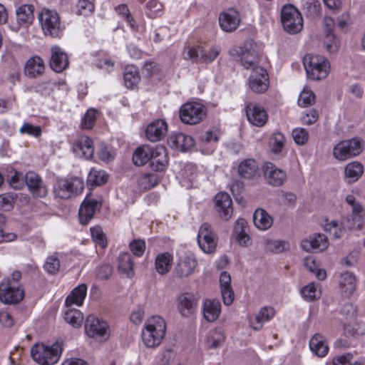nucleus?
<instances>
[{
  "mask_svg": "<svg viewBox=\"0 0 365 365\" xmlns=\"http://www.w3.org/2000/svg\"><path fill=\"white\" fill-rule=\"evenodd\" d=\"M166 325L160 316H153L147 319L142 331V339L147 347L153 348L160 345L165 336Z\"/></svg>",
  "mask_w": 365,
  "mask_h": 365,
  "instance_id": "1",
  "label": "nucleus"
},
{
  "mask_svg": "<svg viewBox=\"0 0 365 365\" xmlns=\"http://www.w3.org/2000/svg\"><path fill=\"white\" fill-rule=\"evenodd\" d=\"M62 353L61 344L56 341L51 345L43 343L36 344L31 349L33 359L40 365L56 364Z\"/></svg>",
  "mask_w": 365,
  "mask_h": 365,
  "instance_id": "2",
  "label": "nucleus"
},
{
  "mask_svg": "<svg viewBox=\"0 0 365 365\" xmlns=\"http://www.w3.org/2000/svg\"><path fill=\"white\" fill-rule=\"evenodd\" d=\"M304 68L309 78L320 81L326 78L330 72L329 61L324 56L307 54L303 59Z\"/></svg>",
  "mask_w": 365,
  "mask_h": 365,
  "instance_id": "3",
  "label": "nucleus"
},
{
  "mask_svg": "<svg viewBox=\"0 0 365 365\" xmlns=\"http://www.w3.org/2000/svg\"><path fill=\"white\" fill-rule=\"evenodd\" d=\"M83 188L84 182L79 178H61L54 184L53 193L56 197L67 200L81 193Z\"/></svg>",
  "mask_w": 365,
  "mask_h": 365,
  "instance_id": "4",
  "label": "nucleus"
},
{
  "mask_svg": "<svg viewBox=\"0 0 365 365\" xmlns=\"http://www.w3.org/2000/svg\"><path fill=\"white\" fill-rule=\"evenodd\" d=\"M38 21L45 35L53 38L62 35L63 28L56 11L48 9H42L38 14Z\"/></svg>",
  "mask_w": 365,
  "mask_h": 365,
  "instance_id": "5",
  "label": "nucleus"
},
{
  "mask_svg": "<svg viewBox=\"0 0 365 365\" xmlns=\"http://www.w3.org/2000/svg\"><path fill=\"white\" fill-rule=\"evenodd\" d=\"M281 21L283 28L289 34H297L302 29L303 19L302 14L297 8L291 4L282 7Z\"/></svg>",
  "mask_w": 365,
  "mask_h": 365,
  "instance_id": "6",
  "label": "nucleus"
},
{
  "mask_svg": "<svg viewBox=\"0 0 365 365\" xmlns=\"http://www.w3.org/2000/svg\"><path fill=\"white\" fill-rule=\"evenodd\" d=\"M207 110L205 107L197 102H187L182 105L179 115L181 121L187 125H195L205 118Z\"/></svg>",
  "mask_w": 365,
  "mask_h": 365,
  "instance_id": "7",
  "label": "nucleus"
},
{
  "mask_svg": "<svg viewBox=\"0 0 365 365\" xmlns=\"http://www.w3.org/2000/svg\"><path fill=\"white\" fill-rule=\"evenodd\" d=\"M363 148V143L359 139L352 138L337 143L333 149V155L339 160H345L359 155Z\"/></svg>",
  "mask_w": 365,
  "mask_h": 365,
  "instance_id": "8",
  "label": "nucleus"
},
{
  "mask_svg": "<svg viewBox=\"0 0 365 365\" xmlns=\"http://www.w3.org/2000/svg\"><path fill=\"white\" fill-rule=\"evenodd\" d=\"M86 334L100 341H105L110 336V328L108 323L93 315L87 317L85 323Z\"/></svg>",
  "mask_w": 365,
  "mask_h": 365,
  "instance_id": "9",
  "label": "nucleus"
},
{
  "mask_svg": "<svg viewBox=\"0 0 365 365\" xmlns=\"http://www.w3.org/2000/svg\"><path fill=\"white\" fill-rule=\"evenodd\" d=\"M346 202L351 206V215L346 219L344 226L350 230H361L365 220V210L353 194L346 196Z\"/></svg>",
  "mask_w": 365,
  "mask_h": 365,
  "instance_id": "10",
  "label": "nucleus"
},
{
  "mask_svg": "<svg viewBox=\"0 0 365 365\" xmlns=\"http://www.w3.org/2000/svg\"><path fill=\"white\" fill-rule=\"evenodd\" d=\"M197 242L205 253L210 254L215 251L217 237L208 223H203L200 226L197 235Z\"/></svg>",
  "mask_w": 365,
  "mask_h": 365,
  "instance_id": "11",
  "label": "nucleus"
},
{
  "mask_svg": "<svg viewBox=\"0 0 365 365\" xmlns=\"http://www.w3.org/2000/svg\"><path fill=\"white\" fill-rule=\"evenodd\" d=\"M237 52L240 56L241 64L245 69H250L252 72L257 68H262L259 65V57L255 45L251 43H246L242 47H240Z\"/></svg>",
  "mask_w": 365,
  "mask_h": 365,
  "instance_id": "12",
  "label": "nucleus"
},
{
  "mask_svg": "<svg viewBox=\"0 0 365 365\" xmlns=\"http://www.w3.org/2000/svg\"><path fill=\"white\" fill-rule=\"evenodd\" d=\"M198 266L197 260L192 252H186L179 257L175 267V272L178 277H188L195 272Z\"/></svg>",
  "mask_w": 365,
  "mask_h": 365,
  "instance_id": "13",
  "label": "nucleus"
},
{
  "mask_svg": "<svg viewBox=\"0 0 365 365\" xmlns=\"http://www.w3.org/2000/svg\"><path fill=\"white\" fill-rule=\"evenodd\" d=\"M24 296V290L15 283L2 282L0 284V300L5 304L18 303Z\"/></svg>",
  "mask_w": 365,
  "mask_h": 365,
  "instance_id": "14",
  "label": "nucleus"
},
{
  "mask_svg": "<svg viewBox=\"0 0 365 365\" xmlns=\"http://www.w3.org/2000/svg\"><path fill=\"white\" fill-rule=\"evenodd\" d=\"M249 87L258 93H264L269 88V78L267 71L262 68H257L249 77Z\"/></svg>",
  "mask_w": 365,
  "mask_h": 365,
  "instance_id": "15",
  "label": "nucleus"
},
{
  "mask_svg": "<svg viewBox=\"0 0 365 365\" xmlns=\"http://www.w3.org/2000/svg\"><path fill=\"white\" fill-rule=\"evenodd\" d=\"M216 211L221 219L228 220L233 212L232 200L230 196L224 192L217 193L215 197Z\"/></svg>",
  "mask_w": 365,
  "mask_h": 365,
  "instance_id": "16",
  "label": "nucleus"
},
{
  "mask_svg": "<svg viewBox=\"0 0 365 365\" xmlns=\"http://www.w3.org/2000/svg\"><path fill=\"white\" fill-rule=\"evenodd\" d=\"M262 170L267 182L272 186H281L287 180L286 173L270 162L264 164Z\"/></svg>",
  "mask_w": 365,
  "mask_h": 365,
  "instance_id": "17",
  "label": "nucleus"
},
{
  "mask_svg": "<svg viewBox=\"0 0 365 365\" xmlns=\"http://www.w3.org/2000/svg\"><path fill=\"white\" fill-rule=\"evenodd\" d=\"M329 240L323 234H315L301 242V247L306 252H319L327 250L329 247Z\"/></svg>",
  "mask_w": 365,
  "mask_h": 365,
  "instance_id": "18",
  "label": "nucleus"
},
{
  "mask_svg": "<svg viewBox=\"0 0 365 365\" xmlns=\"http://www.w3.org/2000/svg\"><path fill=\"white\" fill-rule=\"evenodd\" d=\"M248 121L253 125L262 127L267 120V113L263 107L255 103H249L245 108Z\"/></svg>",
  "mask_w": 365,
  "mask_h": 365,
  "instance_id": "19",
  "label": "nucleus"
},
{
  "mask_svg": "<svg viewBox=\"0 0 365 365\" xmlns=\"http://www.w3.org/2000/svg\"><path fill=\"white\" fill-rule=\"evenodd\" d=\"M240 23V14L235 9H228L222 12L219 16L220 26L225 32L235 31L238 28Z\"/></svg>",
  "mask_w": 365,
  "mask_h": 365,
  "instance_id": "20",
  "label": "nucleus"
},
{
  "mask_svg": "<svg viewBox=\"0 0 365 365\" xmlns=\"http://www.w3.org/2000/svg\"><path fill=\"white\" fill-rule=\"evenodd\" d=\"M25 183L34 197H43L48 193V189L42 180L34 172H28L25 175Z\"/></svg>",
  "mask_w": 365,
  "mask_h": 365,
  "instance_id": "21",
  "label": "nucleus"
},
{
  "mask_svg": "<svg viewBox=\"0 0 365 365\" xmlns=\"http://www.w3.org/2000/svg\"><path fill=\"white\" fill-rule=\"evenodd\" d=\"M73 151L79 158H91L94 153L93 140L86 135L78 137L73 143Z\"/></svg>",
  "mask_w": 365,
  "mask_h": 365,
  "instance_id": "22",
  "label": "nucleus"
},
{
  "mask_svg": "<svg viewBox=\"0 0 365 365\" xmlns=\"http://www.w3.org/2000/svg\"><path fill=\"white\" fill-rule=\"evenodd\" d=\"M247 222L245 220L240 218L235 222L232 240L236 242L240 246L247 247L252 244V239L247 233Z\"/></svg>",
  "mask_w": 365,
  "mask_h": 365,
  "instance_id": "23",
  "label": "nucleus"
},
{
  "mask_svg": "<svg viewBox=\"0 0 365 365\" xmlns=\"http://www.w3.org/2000/svg\"><path fill=\"white\" fill-rule=\"evenodd\" d=\"M167 132V123L164 120L158 119L148 124L145 130V135L149 141L155 143L161 140Z\"/></svg>",
  "mask_w": 365,
  "mask_h": 365,
  "instance_id": "24",
  "label": "nucleus"
},
{
  "mask_svg": "<svg viewBox=\"0 0 365 365\" xmlns=\"http://www.w3.org/2000/svg\"><path fill=\"white\" fill-rule=\"evenodd\" d=\"M168 143L171 148L185 152L195 145V140L190 135L182 133H172L168 137Z\"/></svg>",
  "mask_w": 365,
  "mask_h": 365,
  "instance_id": "25",
  "label": "nucleus"
},
{
  "mask_svg": "<svg viewBox=\"0 0 365 365\" xmlns=\"http://www.w3.org/2000/svg\"><path fill=\"white\" fill-rule=\"evenodd\" d=\"M221 133L218 128H212L207 130L201 137L200 147L205 154H211L215 150L220 139Z\"/></svg>",
  "mask_w": 365,
  "mask_h": 365,
  "instance_id": "26",
  "label": "nucleus"
},
{
  "mask_svg": "<svg viewBox=\"0 0 365 365\" xmlns=\"http://www.w3.org/2000/svg\"><path fill=\"white\" fill-rule=\"evenodd\" d=\"M98 207L99 205L96 200L86 197L79 208L78 217L80 223L82 225L88 224L93 218Z\"/></svg>",
  "mask_w": 365,
  "mask_h": 365,
  "instance_id": "27",
  "label": "nucleus"
},
{
  "mask_svg": "<svg viewBox=\"0 0 365 365\" xmlns=\"http://www.w3.org/2000/svg\"><path fill=\"white\" fill-rule=\"evenodd\" d=\"M68 65L66 53L58 46L51 48V68L56 72L60 73L65 70Z\"/></svg>",
  "mask_w": 365,
  "mask_h": 365,
  "instance_id": "28",
  "label": "nucleus"
},
{
  "mask_svg": "<svg viewBox=\"0 0 365 365\" xmlns=\"http://www.w3.org/2000/svg\"><path fill=\"white\" fill-rule=\"evenodd\" d=\"M197 300L194 294L184 293L178 297V309L181 315L188 317L194 312Z\"/></svg>",
  "mask_w": 365,
  "mask_h": 365,
  "instance_id": "29",
  "label": "nucleus"
},
{
  "mask_svg": "<svg viewBox=\"0 0 365 365\" xmlns=\"http://www.w3.org/2000/svg\"><path fill=\"white\" fill-rule=\"evenodd\" d=\"M45 70V63L39 56H32L27 60L24 66V73L29 78H36L41 75Z\"/></svg>",
  "mask_w": 365,
  "mask_h": 365,
  "instance_id": "30",
  "label": "nucleus"
},
{
  "mask_svg": "<svg viewBox=\"0 0 365 365\" xmlns=\"http://www.w3.org/2000/svg\"><path fill=\"white\" fill-rule=\"evenodd\" d=\"M150 160L151 168L153 170L156 171L163 170L168 163L165 148L160 145L153 147L152 158H150Z\"/></svg>",
  "mask_w": 365,
  "mask_h": 365,
  "instance_id": "31",
  "label": "nucleus"
},
{
  "mask_svg": "<svg viewBox=\"0 0 365 365\" xmlns=\"http://www.w3.org/2000/svg\"><path fill=\"white\" fill-rule=\"evenodd\" d=\"M87 286L81 284L74 288L71 294L66 297L65 304L66 307H71L73 305L81 306L86 297Z\"/></svg>",
  "mask_w": 365,
  "mask_h": 365,
  "instance_id": "32",
  "label": "nucleus"
},
{
  "mask_svg": "<svg viewBox=\"0 0 365 365\" xmlns=\"http://www.w3.org/2000/svg\"><path fill=\"white\" fill-rule=\"evenodd\" d=\"M339 287L346 297L351 296L356 290V278L354 275L345 272L341 274L339 279Z\"/></svg>",
  "mask_w": 365,
  "mask_h": 365,
  "instance_id": "33",
  "label": "nucleus"
},
{
  "mask_svg": "<svg viewBox=\"0 0 365 365\" xmlns=\"http://www.w3.org/2000/svg\"><path fill=\"white\" fill-rule=\"evenodd\" d=\"M221 312V305L218 300L206 299L203 304V315L210 322L216 321Z\"/></svg>",
  "mask_w": 365,
  "mask_h": 365,
  "instance_id": "34",
  "label": "nucleus"
},
{
  "mask_svg": "<svg viewBox=\"0 0 365 365\" xmlns=\"http://www.w3.org/2000/svg\"><path fill=\"white\" fill-rule=\"evenodd\" d=\"M309 348L312 353L319 357L325 356L329 351V346L324 336L317 334L309 341Z\"/></svg>",
  "mask_w": 365,
  "mask_h": 365,
  "instance_id": "35",
  "label": "nucleus"
},
{
  "mask_svg": "<svg viewBox=\"0 0 365 365\" xmlns=\"http://www.w3.org/2000/svg\"><path fill=\"white\" fill-rule=\"evenodd\" d=\"M253 222L257 229L267 230L272 225L273 219L266 210L259 208L254 212Z\"/></svg>",
  "mask_w": 365,
  "mask_h": 365,
  "instance_id": "36",
  "label": "nucleus"
},
{
  "mask_svg": "<svg viewBox=\"0 0 365 365\" xmlns=\"http://www.w3.org/2000/svg\"><path fill=\"white\" fill-rule=\"evenodd\" d=\"M16 14L20 26L27 27L34 19V7L31 5L24 4L19 6L16 11Z\"/></svg>",
  "mask_w": 365,
  "mask_h": 365,
  "instance_id": "37",
  "label": "nucleus"
},
{
  "mask_svg": "<svg viewBox=\"0 0 365 365\" xmlns=\"http://www.w3.org/2000/svg\"><path fill=\"white\" fill-rule=\"evenodd\" d=\"M275 314V310L271 307H262L257 314L255 316V319L250 322L252 328L255 330L260 329L263 324L271 320Z\"/></svg>",
  "mask_w": 365,
  "mask_h": 365,
  "instance_id": "38",
  "label": "nucleus"
},
{
  "mask_svg": "<svg viewBox=\"0 0 365 365\" xmlns=\"http://www.w3.org/2000/svg\"><path fill=\"white\" fill-rule=\"evenodd\" d=\"M259 171V165L253 159L243 160L238 167L239 175L245 179L254 178Z\"/></svg>",
  "mask_w": 365,
  "mask_h": 365,
  "instance_id": "39",
  "label": "nucleus"
},
{
  "mask_svg": "<svg viewBox=\"0 0 365 365\" xmlns=\"http://www.w3.org/2000/svg\"><path fill=\"white\" fill-rule=\"evenodd\" d=\"M153 148V147L148 145L137 148L133 155V163L138 166L147 163L152 158Z\"/></svg>",
  "mask_w": 365,
  "mask_h": 365,
  "instance_id": "40",
  "label": "nucleus"
},
{
  "mask_svg": "<svg viewBox=\"0 0 365 365\" xmlns=\"http://www.w3.org/2000/svg\"><path fill=\"white\" fill-rule=\"evenodd\" d=\"M364 173V166L358 161L349 163L344 168V177L349 182L357 181Z\"/></svg>",
  "mask_w": 365,
  "mask_h": 365,
  "instance_id": "41",
  "label": "nucleus"
},
{
  "mask_svg": "<svg viewBox=\"0 0 365 365\" xmlns=\"http://www.w3.org/2000/svg\"><path fill=\"white\" fill-rule=\"evenodd\" d=\"M124 84L128 88L133 89L140 80L138 68L133 65L125 67L123 74Z\"/></svg>",
  "mask_w": 365,
  "mask_h": 365,
  "instance_id": "42",
  "label": "nucleus"
},
{
  "mask_svg": "<svg viewBox=\"0 0 365 365\" xmlns=\"http://www.w3.org/2000/svg\"><path fill=\"white\" fill-rule=\"evenodd\" d=\"M118 268L128 277H133V261L130 254L125 252L119 255Z\"/></svg>",
  "mask_w": 365,
  "mask_h": 365,
  "instance_id": "43",
  "label": "nucleus"
},
{
  "mask_svg": "<svg viewBox=\"0 0 365 365\" xmlns=\"http://www.w3.org/2000/svg\"><path fill=\"white\" fill-rule=\"evenodd\" d=\"M262 243L265 249L272 252L281 253L289 249V243L284 240L264 238Z\"/></svg>",
  "mask_w": 365,
  "mask_h": 365,
  "instance_id": "44",
  "label": "nucleus"
},
{
  "mask_svg": "<svg viewBox=\"0 0 365 365\" xmlns=\"http://www.w3.org/2000/svg\"><path fill=\"white\" fill-rule=\"evenodd\" d=\"M173 257L168 252H164L157 256L155 259V269L160 274L169 272Z\"/></svg>",
  "mask_w": 365,
  "mask_h": 365,
  "instance_id": "45",
  "label": "nucleus"
},
{
  "mask_svg": "<svg viewBox=\"0 0 365 365\" xmlns=\"http://www.w3.org/2000/svg\"><path fill=\"white\" fill-rule=\"evenodd\" d=\"M65 321L74 327H80L83 321V314L76 309L66 307L64 313Z\"/></svg>",
  "mask_w": 365,
  "mask_h": 365,
  "instance_id": "46",
  "label": "nucleus"
},
{
  "mask_svg": "<svg viewBox=\"0 0 365 365\" xmlns=\"http://www.w3.org/2000/svg\"><path fill=\"white\" fill-rule=\"evenodd\" d=\"M225 339V335L222 328H215L210 331L207 337V345L210 348L215 349L221 346Z\"/></svg>",
  "mask_w": 365,
  "mask_h": 365,
  "instance_id": "47",
  "label": "nucleus"
},
{
  "mask_svg": "<svg viewBox=\"0 0 365 365\" xmlns=\"http://www.w3.org/2000/svg\"><path fill=\"white\" fill-rule=\"evenodd\" d=\"M87 180L91 185H101L107 182L108 175L104 170L92 168L88 173Z\"/></svg>",
  "mask_w": 365,
  "mask_h": 365,
  "instance_id": "48",
  "label": "nucleus"
},
{
  "mask_svg": "<svg viewBox=\"0 0 365 365\" xmlns=\"http://www.w3.org/2000/svg\"><path fill=\"white\" fill-rule=\"evenodd\" d=\"M323 46L329 53H335L340 48V41L334 33H327L323 38Z\"/></svg>",
  "mask_w": 365,
  "mask_h": 365,
  "instance_id": "49",
  "label": "nucleus"
},
{
  "mask_svg": "<svg viewBox=\"0 0 365 365\" xmlns=\"http://www.w3.org/2000/svg\"><path fill=\"white\" fill-rule=\"evenodd\" d=\"M285 138L282 133L279 132L274 133L269 141L272 151L275 154L280 153L285 145Z\"/></svg>",
  "mask_w": 365,
  "mask_h": 365,
  "instance_id": "50",
  "label": "nucleus"
},
{
  "mask_svg": "<svg viewBox=\"0 0 365 365\" xmlns=\"http://www.w3.org/2000/svg\"><path fill=\"white\" fill-rule=\"evenodd\" d=\"M300 292L302 297L307 301H314L320 297V292L314 282L302 287Z\"/></svg>",
  "mask_w": 365,
  "mask_h": 365,
  "instance_id": "51",
  "label": "nucleus"
},
{
  "mask_svg": "<svg viewBox=\"0 0 365 365\" xmlns=\"http://www.w3.org/2000/svg\"><path fill=\"white\" fill-rule=\"evenodd\" d=\"M91 235L95 243L101 248H105L107 246L106 235L100 226L91 227Z\"/></svg>",
  "mask_w": 365,
  "mask_h": 365,
  "instance_id": "52",
  "label": "nucleus"
},
{
  "mask_svg": "<svg viewBox=\"0 0 365 365\" xmlns=\"http://www.w3.org/2000/svg\"><path fill=\"white\" fill-rule=\"evenodd\" d=\"M302 8L307 15L315 16L321 11V4L318 0H305L302 3Z\"/></svg>",
  "mask_w": 365,
  "mask_h": 365,
  "instance_id": "53",
  "label": "nucleus"
},
{
  "mask_svg": "<svg viewBox=\"0 0 365 365\" xmlns=\"http://www.w3.org/2000/svg\"><path fill=\"white\" fill-rule=\"evenodd\" d=\"M315 101L314 93L309 89L304 88L300 93L298 98V105L301 107L311 106Z\"/></svg>",
  "mask_w": 365,
  "mask_h": 365,
  "instance_id": "54",
  "label": "nucleus"
},
{
  "mask_svg": "<svg viewBox=\"0 0 365 365\" xmlns=\"http://www.w3.org/2000/svg\"><path fill=\"white\" fill-rule=\"evenodd\" d=\"M60 260L56 255L48 257L43 264L44 269L50 273L55 274L60 269Z\"/></svg>",
  "mask_w": 365,
  "mask_h": 365,
  "instance_id": "55",
  "label": "nucleus"
},
{
  "mask_svg": "<svg viewBox=\"0 0 365 365\" xmlns=\"http://www.w3.org/2000/svg\"><path fill=\"white\" fill-rule=\"evenodd\" d=\"M19 133L22 135L26 134L34 138H38L41 135L42 130L40 126L34 125L29 123L25 122L19 128Z\"/></svg>",
  "mask_w": 365,
  "mask_h": 365,
  "instance_id": "56",
  "label": "nucleus"
},
{
  "mask_svg": "<svg viewBox=\"0 0 365 365\" xmlns=\"http://www.w3.org/2000/svg\"><path fill=\"white\" fill-rule=\"evenodd\" d=\"M324 230L329 232L334 239H339L344 235V230L341 228L339 223L335 220L326 223Z\"/></svg>",
  "mask_w": 365,
  "mask_h": 365,
  "instance_id": "57",
  "label": "nucleus"
},
{
  "mask_svg": "<svg viewBox=\"0 0 365 365\" xmlns=\"http://www.w3.org/2000/svg\"><path fill=\"white\" fill-rule=\"evenodd\" d=\"M11 173H13V175L9 180L10 186L15 190L21 189L24 186L25 175L14 170H12Z\"/></svg>",
  "mask_w": 365,
  "mask_h": 365,
  "instance_id": "58",
  "label": "nucleus"
},
{
  "mask_svg": "<svg viewBox=\"0 0 365 365\" xmlns=\"http://www.w3.org/2000/svg\"><path fill=\"white\" fill-rule=\"evenodd\" d=\"M96 113L95 109H88L81 121V127L83 129H91L93 127L96 120Z\"/></svg>",
  "mask_w": 365,
  "mask_h": 365,
  "instance_id": "59",
  "label": "nucleus"
},
{
  "mask_svg": "<svg viewBox=\"0 0 365 365\" xmlns=\"http://www.w3.org/2000/svg\"><path fill=\"white\" fill-rule=\"evenodd\" d=\"M292 135L294 142L299 145H304L309 139V133L304 128H294Z\"/></svg>",
  "mask_w": 365,
  "mask_h": 365,
  "instance_id": "60",
  "label": "nucleus"
},
{
  "mask_svg": "<svg viewBox=\"0 0 365 365\" xmlns=\"http://www.w3.org/2000/svg\"><path fill=\"white\" fill-rule=\"evenodd\" d=\"M220 48L214 46L210 48L208 51L202 50L201 57V63H209L212 62L220 54Z\"/></svg>",
  "mask_w": 365,
  "mask_h": 365,
  "instance_id": "61",
  "label": "nucleus"
},
{
  "mask_svg": "<svg viewBox=\"0 0 365 365\" xmlns=\"http://www.w3.org/2000/svg\"><path fill=\"white\" fill-rule=\"evenodd\" d=\"M94 11L93 4L88 0H79L77 4V13L81 15L88 16Z\"/></svg>",
  "mask_w": 365,
  "mask_h": 365,
  "instance_id": "62",
  "label": "nucleus"
},
{
  "mask_svg": "<svg viewBox=\"0 0 365 365\" xmlns=\"http://www.w3.org/2000/svg\"><path fill=\"white\" fill-rule=\"evenodd\" d=\"M148 15L155 18L162 13L163 5L157 0H150L147 4Z\"/></svg>",
  "mask_w": 365,
  "mask_h": 365,
  "instance_id": "63",
  "label": "nucleus"
},
{
  "mask_svg": "<svg viewBox=\"0 0 365 365\" xmlns=\"http://www.w3.org/2000/svg\"><path fill=\"white\" fill-rule=\"evenodd\" d=\"M130 249L133 255L140 257L145 250V242L143 240H135L130 243Z\"/></svg>",
  "mask_w": 365,
  "mask_h": 365,
  "instance_id": "64",
  "label": "nucleus"
}]
</instances>
